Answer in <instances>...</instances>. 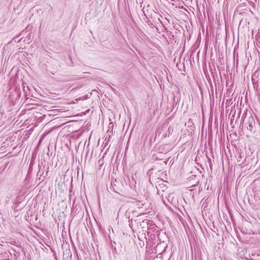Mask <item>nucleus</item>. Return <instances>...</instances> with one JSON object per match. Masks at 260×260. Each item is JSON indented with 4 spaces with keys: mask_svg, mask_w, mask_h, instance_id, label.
<instances>
[{
    "mask_svg": "<svg viewBox=\"0 0 260 260\" xmlns=\"http://www.w3.org/2000/svg\"><path fill=\"white\" fill-rule=\"evenodd\" d=\"M246 113H244L242 117L241 121L242 124L247 125V128L251 133H254L255 132V123L253 117L251 115H249L246 117Z\"/></svg>",
    "mask_w": 260,
    "mask_h": 260,
    "instance_id": "nucleus-1",
    "label": "nucleus"
},
{
    "mask_svg": "<svg viewBox=\"0 0 260 260\" xmlns=\"http://www.w3.org/2000/svg\"><path fill=\"white\" fill-rule=\"evenodd\" d=\"M160 188H166V185H164L163 184L162 185L159 184L158 186H156V188L157 190V193L159 194L160 191Z\"/></svg>",
    "mask_w": 260,
    "mask_h": 260,
    "instance_id": "nucleus-2",
    "label": "nucleus"
},
{
    "mask_svg": "<svg viewBox=\"0 0 260 260\" xmlns=\"http://www.w3.org/2000/svg\"><path fill=\"white\" fill-rule=\"evenodd\" d=\"M111 185H112L113 190L116 193H119L118 191L117 190V188L116 187V185L114 182L113 183H111Z\"/></svg>",
    "mask_w": 260,
    "mask_h": 260,
    "instance_id": "nucleus-3",
    "label": "nucleus"
},
{
    "mask_svg": "<svg viewBox=\"0 0 260 260\" xmlns=\"http://www.w3.org/2000/svg\"><path fill=\"white\" fill-rule=\"evenodd\" d=\"M162 202L164 203V204L166 205V201L163 199V198H164V195L163 194H162Z\"/></svg>",
    "mask_w": 260,
    "mask_h": 260,
    "instance_id": "nucleus-4",
    "label": "nucleus"
},
{
    "mask_svg": "<svg viewBox=\"0 0 260 260\" xmlns=\"http://www.w3.org/2000/svg\"><path fill=\"white\" fill-rule=\"evenodd\" d=\"M114 244H115V242H114V244H112V247H113V245H114Z\"/></svg>",
    "mask_w": 260,
    "mask_h": 260,
    "instance_id": "nucleus-5",
    "label": "nucleus"
},
{
    "mask_svg": "<svg viewBox=\"0 0 260 260\" xmlns=\"http://www.w3.org/2000/svg\"><path fill=\"white\" fill-rule=\"evenodd\" d=\"M114 244H115V242H114V244H112V247H113V245H114Z\"/></svg>",
    "mask_w": 260,
    "mask_h": 260,
    "instance_id": "nucleus-6",
    "label": "nucleus"
},
{
    "mask_svg": "<svg viewBox=\"0 0 260 260\" xmlns=\"http://www.w3.org/2000/svg\"><path fill=\"white\" fill-rule=\"evenodd\" d=\"M114 244H115V242H114V244H112V247H113V245H114Z\"/></svg>",
    "mask_w": 260,
    "mask_h": 260,
    "instance_id": "nucleus-7",
    "label": "nucleus"
}]
</instances>
